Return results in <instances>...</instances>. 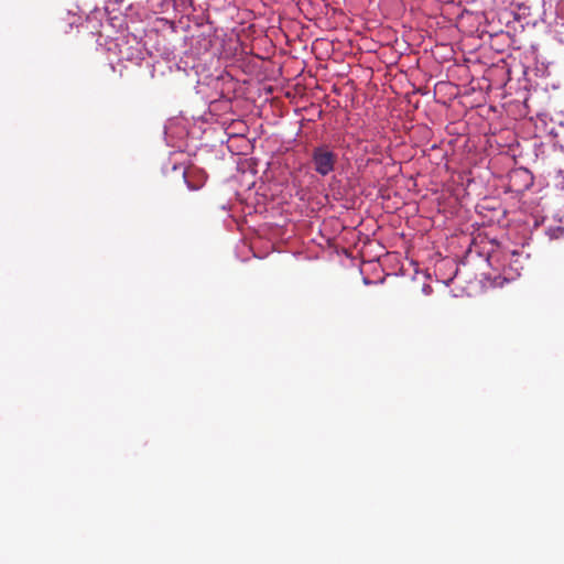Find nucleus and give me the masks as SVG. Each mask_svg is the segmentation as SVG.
Returning a JSON list of instances; mask_svg holds the SVG:
<instances>
[{
    "mask_svg": "<svg viewBox=\"0 0 564 564\" xmlns=\"http://www.w3.org/2000/svg\"><path fill=\"white\" fill-rule=\"evenodd\" d=\"M311 159L314 171L321 176L330 174L337 163V154L327 144L315 147L312 150Z\"/></svg>",
    "mask_w": 564,
    "mask_h": 564,
    "instance_id": "nucleus-1",
    "label": "nucleus"
},
{
    "mask_svg": "<svg viewBox=\"0 0 564 564\" xmlns=\"http://www.w3.org/2000/svg\"><path fill=\"white\" fill-rule=\"evenodd\" d=\"M184 178L189 189H199L205 183V175L197 170L184 172Z\"/></svg>",
    "mask_w": 564,
    "mask_h": 564,
    "instance_id": "nucleus-2",
    "label": "nucleus"
},
{
    "mask_svg": "<svg viewBox=\"0 0 564 564\" xmlns=\"http://www.w3.org/2000/svg\"><path fill=\"white\" fill-rule=\"evenodd\" d=\"M535 227L540 226V223L538 220H535Z\"/></svg>",
    "mask_w": 564,
    "mask_h": 564,
    "instance_id": "nucleus-4",
    "label": "nucleus"
},
{
    "mask_svg": "<svg viewBox=\"0 0 564 564\" xmlns=\"http://www.w3.org/2000/svg\"><path fill=\"white\" fill-rule=\"evenodd\" d=\"M545 234L549 236L551 240L560 239L564 235V227L561 225L556 226H547L545 228Z\"/></svg>",
    "mask_w": 564,
    "mask_h": 564,
    "instance_id": "nucleus-3",
    "label": "nucleus"
}]
</instances>
